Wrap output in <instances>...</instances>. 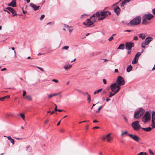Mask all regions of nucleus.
<instances>
[{"label": "nucleus", "mask_w": 155, "mask_h": 155, "mask_svg": "<svg viewBox=\"0 0 155 155\" xmlns=\"http://www.w3.org/2000/svg\"><path fill=\"white\" fill-rule=\"evenodd\" d=\"M98 122V121L96 120H94L93 121V122L94 123H97Z\"/></svg>", "instance_id": "63"}, {"label": "nucleus", "mask_w": 155, "mask_h": 155, "mask_svg": "<svg viewBox=\"0 0 155 155\" xmlns=\"http://www.w3.org/2000/svg\"><path fill=\"white\" fill-rule=\"evenodd\" d=\"M53 97V94H51L48 95V97L49 98H50L52 97Z\"/></svg>", "instance_id": "58"}, {"label": "nucleus", "mask_w": 155, "mask_h": 155, "mask_svg": "<svg viewBox=\"0 0 155 155\" xmlns=\"http://www.w3.org/2000/svg\"><path fill=\"white\" fill-rule=\"evenodd\" d=\"M69 48V47L67 46H64L62 48L63 49L65 50H68Z\"/></svg>", "instance_id": "41"}, {"label": "nucleus", "mask_w": 155, "mask_h": 155, "mask_svg": "<svg viewBox=\"0 0 155 155\" xmlns=\"http://www.w3.org/2000/svg\"><path fill=\"white\" fill-rule=\"evenodd\" d=\"M125 47V45L124 44H120L118 46V47L117 48V49H120L123 50L124 49Z\"/></svg>", "instance_id": "21"}, {"label": "nucleus", "mask_w": 155, "mask_h": 155, "mask_svg": "<svg viewBox=\"0 0 155 155\" xmlns=\"http://www.w3.org/2000/svg\"><path fill=\"white\" fill-rule=\"evenodd\" d=\"M143 18V20L142 21V24L143 25H147L148 23L149 22L147 21V19L145 17H142Z\"/></svg>", "instance_id": "18"}, {"label": "nucleus", "mask_w": 155, "mask_h": 155, "mask_svg": "<svg viewBox=\"0 0 155 155\" xmlns=\"http://www.w3.org/2000/svg\"><path fill=\"white\" fill-rule=\"evenodd\" d=\"M144 112L145 110L143 109L142 108H139L138 110L135 112L134 115V118L136 119L140 118L144 114Z\"/></svg>", "instance_id": "1"}, {"label": "nucleus", "mask_w": 155, "mask_h": 155, "mask_svg": "<svg viewBox=\"0 0 155 155\" xmlns=\"http://www.w3.org/2000/svg\"><path fill=\"white\" fill-rule=\"evenodd\" d=\"M141 129L146 132H149L152 129V128L150 127L147 128L141 127Z\"/></svg>", "instance_id": "19"}, {"label": "nucleus", "mask_w": 155, "mask_h": 155, "mask_svg": "<svg viewBox=\"0 0 155 155\" xmlns=\"http://www.w3.org/2000/svg\"><path fill=\"white\" fill-rule=\"evenodd\" d=\"M4 97L5 98L8 99L10 97L9 95H7L6 96H4Z\"/></svg>", "instance_id": "54"}, {"label": "nucleus", "mask_w": 155, "mask_h": 155, "mask_svg": "<svg viewBox=\"0 0 155 155\" xmlns=\"http://www.w3.org/2000/svg\"><path fill=\"white\" fill-rule=\"evenodd\" d=\"M138 39V37L137 36H135L133 38V40H134L137 41Z\"/></svg>", "instance_id": "50"}, {"label": "nucleus", "mask_w": 155, "mask_h": 155, "mask_svg": "<svg viewBox=\"0 0 155 155\" xmlns=\"http://www.w3.org/2000/svg\"><path fill=\"white\" fill-rule=\"evenodd\" d=\"M134 46V42H128L125 43L126 48L128 50H131V48Z\"/></svg>", "instance_id": "8"}, {"label": "nucleus", "mask_w": 155, "mask_h": 155, "mask_svg": "<svg viewBox=\"0 0 155 155\" xmlns=\"http://www.w3.org/2000/svg\"><path fill=\"white\" fill-rule=\"evenodd\" d=\"M123 133L124 134V135L125 134H127L128 135V134H128V133L127 131H124V132H123Z\"/></svg>", "instance_id": "59"}, {"label": "nucleus", "mask_w": 155, "mask_h": 155, "mask_svg": "<svg viewBox=\"0 0 155 155\" xmlns=\"http://www.w3.org/2000/svg\"><path fill=\"white\" fill-rule=\"evenodd\" d=\"M120 85H119L118 84H117V90H116V91L115 92L116 93H117L120 90V89L121 88Z\"/></svg>", "instance_id": "27"}, {"label": "nucleus", "mask_w": 155, "mask_h": 155, "mask_svg": "<svg viewBox=\"0 0 155 155\" xmlns=\"http://www.w3.org/2000/svg\"><path fill=\"white\" fill-rule=\"evenodd\" d=\"M45 17V15L44 14H43L41 16V17L39 18V19H40L41 20H42L43 19V18Z\"/></svg>", "instance_id": "40"}, {"label": "nucleus", "mask_w": 155, "mask_h": 155, "mask_svg": "<svg viewBox=\"0 0 155 155\" xmlns=\"http://www.w3.org/2000/svg\"><path fill=\"white\" fill-rule=\"evenodd\" d=\"M102 89H103L102 88H101L95 91L94 92V94H98L99 92H100L102 90Z\"/></svg>", "instance_id": "32"}, {"label": "nucleus", "mask_w": 155, "mask_h": 155, "mask_svg": "<svg viewBox=\"0 0 155 155\" xmlns=\"http://www.w3.org/2000/svg\"><path fill=\"white\" fill-rule=\"evenodd\" d=\"M102 107V106H100L98 108V110L96 111V113H99L100 112V110H101V108Z\"/></svg>", "instance_id": "39"}, {"label": "nucleus", "mask_w": 155, "mask_h": 155, "mask_svg": "<svg viewBox=\"0 0 155 155\" xmlns=\"http://www.w3.org/2000/svg\"><path fill=\"white\" fill-rule=\"evenodd\" d=\"M127 3L124 1L122 2L121 3L120 5V7L122 8V9H124V8H123L124 7V6Z\"/></svg>", "instance_id": "28"}, {"label": "nucleus", "mask_w": 155, "mask_h": 155, "mask_svg": "<svg viewBox=\"0 0 155 155\" xmlns=\"http://www.w3.org/2000/svg\"><path fill=\"white\" fill-rule=\"evenodd\" d=\"M3 11L5 12H7L8 14H10V11H9L8 10H7L5 9H4L3 10Z\"/></svg>", "instance_id": "49"}, {"label": "nucleus", "mask_w": 155, "mask_h": 155, "mask_svg": "<svg viewBox=\"0 0 155 155\" xmlns=\"http://www.w3.org/2000/svg\"><path fill=\"white\" fill-rule=\"evenodd\" d=\"M152 119L155 120V111H153L152 112Z\"/></svg>", "instance_id": "30"}, {"label": "nucleus", "mask_w": 155, "mask_h": 155, "mask_svg": "<svg viewBox=\"0 0 155 155\" xmlns=\"http://www.w3.org/2000/svg\"><path fill=\"white\" fill-rule=\"evenodd\" d=\"M118 71L117 69H116L114 70V72L118 73Z\"/></svg>", "instance_id": "64"}, {"label": "nucleus", "mask_w": 155, "mask_h": 155, "mask_svg": "<svg viewBox=\"0 0 155 155\" xmlns=\"http://www.w3.org/2000/svg\"><path fill=\"white\" fill-rule=\"evenodd\" d=\"M128 136L130 137L131 138L133 139L135 141L137 142H139L140 139V138L136 135H134L132 134H128Z\"/></svg>", "instance_id": "10"}, {"label": "nucleus", "mask_w": 155, "mask_h": 155, "mask_svg": "<svg viewBox=\"0 0 155 155\" xmlns=\"http://www.w3.org/2000/svg\"><path fill=\"white\" fill-rule=\"evenodd\" d=\"M145 45H147L145 44L143 42H142L141 44V47L143 48H145L146 46H145Z\"/></svg>", "instance_id": "36"}, {"label": "nucleus", "mask_w": 155, "mask_h": 155, "mask_svg": "<svg viewBox=\"0 0 155 155\" xmlns=\"http://www.w3.org/2000/svg\"><path fill=\"white\" fill-rule=\"evenodd\" d=\"M141 21V17L140 16H137L131 20L128 23L131 25H136L139 24Z\"/></svg>", "instance_id": "2"}, {"label": "nucleus", "mask_w": 155, "mask_h": 155, "mask_svg": "<svg viewBox=\"0 0 155 155\" xmlns=\"http://www.w3.org/2000/svg\"><path fill=\"white\" fill-rule=\"evenodd\" d=\"M52 81L56 83H57L58 82V80L54 79L52 80Z\"/></svg>", "instance_id": "46"}, {"label": "nucleus", "mask_w": 155, "mask_h": 155, "mask_svg": "<svg viewBox=\"0 0 155 155\" xmlns=\"http://www.w3.org/2000/svg\"><path fill=\"white\" fill-rule=\"evenodd\" d=\"M130 0H124V1L127 3L129 2Z\"/></svg>", "instance_id": "62"}, {"label": "nucleus", "mask_w": 155, "mask_h": 155, "mask_svg": "<svg viewBox=\"0 0 155 155\" xmlns=\"http://www.w3.org/2000/svg\"><path fill=\"white\" fill-rule=\"evenodd\" d=\"M151 119V115L150 112L147 111L146 112L142 118V121L144 123L149 121Z\"/></svg>", "instance_id": "3"}, {"label": "nucleus", "mask_w": 155, "mask_h": 155, "mask_svg": "<svg viewBox=\"0 0 155 155\" xmlns=\"http://www.w3.org/2000/svg\"><path fill=\"white\" fill-rule=\"evenodd\" d=\"M114 11L117 15H118L121 11L120 8L118 7L117 6L114 8Z\"/></svg>", "instance_id": "15"}, {"label": "nucleus", "mask_w": 155, "mask_h": 155, "mask_svg": "<svg viewBox=\"0 0 155 155\" xmlns=\"http://www.w3.org/2000/svg\"><path fill=\"white\" fill-rule=\"evenodd\" d=\"M114 93H113L112 92H110V93L109 95V97H111L115 94H116L117 93H116L115 92H113Z\"/></svg>", "instance_id": "31"}, {"label": "nucleus", "mask_w": 155, "mask_h": 155, "mask_svg": "<svg viewBox=\"0 0 155 155\" xmlns=\"http://www.w3.org/2000/svg\"><path fill=\"white\" fill-rule=\"evenodd\" d=\"M145 37V34L143 33H141L139 35V37L141 38L142 40L144 39Z\"/></svg>", "instance_id": "22"}, {"label": "nucleus", "mask_w": 155, "mask_h": 155, "mask_svg": "<svg viewBox=\"0 0 155 155\" xmlns=\"http://www.w3.org/2000/svg\"><path fill=\"white\" fill-rule=\"evenodd\" d=\"M111 14L110 12L108 11H102L100 12L101 16L102 17H104L105 18L107 16L110 15Z\"/></svg>", "instance_id": "11"}, {"label": "nucleus", "mask_w": 155, "mask_h": 155, "mask_svg": "<svg viewBox=\"0 0 155 155\" xmlns=\"http://www.w3.org/2000/svg\"><path fill=\"white\" fill-rule=\"evenodd\" d=\"M4 137H7L8 138V140H10L11 142V143L13 145L14 144V141L13 139H12L11 137L10 136L8 137H6L5 136H4Z\"/></svg>", "instance_id": "23"}, {"label": "nucleus", "mask_w": 155, "mask_h": 155, "mask_svg": "<svg viewBox=\"0 0 155 155\" xmlns=\"http://www.w3.org/2000/svg\"><path fill=\"white\" fill-rule=\"evenodd\" d=\"M23 97H24L25 96V94H26V91L25 90H23Z\"/></svg>", "instance_id": "48"}, {"label": "nucleus", "mask_w": 155, "mask_h": 155, "mask_svg": "<svg viewBox=\"0 0 155 155\" xmlns=\"http://www.w3.org/2000/svg\"><path fill=\"white\" fill-rule=\"evenodd\" d=\"M105 18L104 17H102V16H101V17H100H100H99L98 18V21L102 20L103 19H104Z\"/></svg>", "instance_id": "38"}, {"label": "nucleus", "mask_w": 155, "mask_h": 155, "mask_svg": "<svg viewBox=\"0 0 155 155\" xmlns=\"http://www.w3.org/2000/svg\"><path fill=\"white\" fill-rule=\"evenodd\" d=\"M132 69V66L131 64L129 65L128 66L127 68V72H130Z\"/></svg>", "instance_id": "20"}, {"label": "nucleus", "mask_w": 155, "mask_h": 155, "mask_svg": "<svg viewBox=\"0 0 155 155\" xmlns=\"http://www.w3.org/2000/svg\"><path fill=\"white\" fill-rule=\"evenodd\" d=\"M137 155H147V153L146 152H142L138 153Z\"/></svg>", "instance_id": "33"}, {"label": "nucleus", "mask_w": 155, "mask_h": 155, "mask_svg": "<svg viewBox=\"0 0 155 155\" xmlns=\"http://www.w3.org/2000/svg\"><path fill=\"white\" fill-rule=\"evenodd\" d=\"M30 5L34 10H36L39 9V6L36 5L32 3H30Z\"/></svg>", "instance_id": "16"}, {"label": "nucleus", "mask_w": 155, "mask_h": 155, "mask_svg": "<svg viewBox=\"0 0 155 155\" xmlns=\"http://www.w3.org/2000/svg\"><path fill=\"white\" fill-rule=\"evenodd\" d=\"M117 84L116 83H114L111 84L110 86L112 92H115V91H116Z\"/></svg>", "instance_id": "12"}, {"label": "nucleus", "mask_w": 155, "mask_h": 155, "mask_svg": "<svg viewBox=\"0 0 155 155\" xmlns=\"http://www.w3.org/2000/svg\"><path fill=\"white\" fill-rule=\"evenodd\" d=\"M6 9L9 11L12 14H13L12 15V17L17 15V14L16 13V11L12 8L11 7H8L6 8Z\"/></svg>", "instance_id": "13"}, {"label": "nucleus", "mask_w": 155, "mask_h": 155, "mask_svg": "<svg viewBox=\"0 0 155 155\" xmlns=\"http://www.w3.org/2000/svg\"><path fill=\"white\" fill-rule=\"evenodd\" d=\"M155 120L154 119H152V124L151 126H152V128H155V122L154 121Z\"/></svg>", "instance_id": "29"}, {"label": "nucleus", "mask_w": 155, "mask_h": 155, "mask_svg": "<svg viewBox=\"0 0 155 155\" xmlns=\"http://www.w3.org/2000/svg\"><path fill=\"white\" fill-rule=\"evenodd\" d=\"M103 82L104 84H107L106 80L105 79H103Z\"/></svg>", "instance_id": "45"}, {"label": "nucleus", "mask_w": 155, "mask_h": 155, "mask_svg": "<svg viewBox=\"0 0 155 155\" xmlns=\"http://www.w3.org/2000/svg\"><path fill=\"white\" fill-rule=\"evenodd\" d=\"M116 82V83L119 85H123L125 84L124 78L120 76H119L117 77Z\"/></svg>", "instance_id": "5"}, {"label": "nucleus", "mask_w": 155, "mask_h": 155, "mask_svg": "<svg viewBox=\"0 0 155 155\" xmlns=\"http://www.w3.org/2000/svg\"><path fill=\"white\" fill-rule=\"evenodd\" d=\"M142 17H145L148 20L150 21L154 17V15L153 14L149 12L147 14H144Z\"/></svg>", "instance_id": "7"}, {"label": "nucleus", "mask_w": 155, "mask_h": 155, "mask_svg": "<svg viewBox=\"0 0 155 155\" xmlns=\"http://www.w3.org/2000/svg\"><path fill=\"white\" fill-rule=\"evenodd\" d=\"M26 150L28 152H30L31 150V147L29 145L26 146L25 147Z\"/></svg>", "instance_id": "24"}, {"label": "nucleus", "mask_w": 155, "mask_h": 155, "mask_svg": "<svg viewBox=\"0 0 155 155\" xmlns=\"http://www.w3.org/2000/svg\"><path fill=\"white\" fill-rule=\"evenodd\" d=\"M16 5V0H12L11 2L8 4V6L12 7H15Z\"/></svg>", "instance_id": "17"}, {"label": "nucleus", "mask_w": 155, "mask_h": 155, "mask_svg": "<svg viewBox=\"0 0 155 155\" xmlns=\"http://www.w3.org/2000/svg\"><path fill=\"white\" fill-rule=\"evenodd\" d=\"M64 68L66 70H67L69 68L68 64H66L64 66Z\"/></svg>", "instance_id": "35"}, {"label": "nucleus", "mask_w": 155, "mask_h": 155, "mask_svg": "<svg viewBox=\"0 0 155 155\" xmlns=\"http://www.w3.org/2000/svg\"><path fill=\"white\" fill-rule=\"evenodd\" d=\"M149 152L152 155H154L151 149H149Z\"/></svg>", "instance_id": "42"}, {"label": "nucleus", "mask_w": 155, "mask_h": 155, "mask_svg": "<svg viewBox=\"0 0 155 155\" xmlns=\"http://www.w3.org/2000/svg\"><path fill=\"white\" fill-rule=\"evenodd\" d=\"M81 93L83 94L84 95L85 94H87V95L88 94V93L87 92H81Z\"/></svg>", "instance_id": "53"}, {"label": "nucleus", "mask_w": 155, "mask_h": 155, "mask_svg": "<svg viewBox=\"0 0 155 155\" xmlns=\"http://www.w3.org/2000/svg\"><path fill=\"white\" fill-rule=\"evenodd\" d=\"M5 99V98L4 97H3L2 98H1V99H0V100L1 101H3Z\"/></svg>", "instance_id": "60"}, {"label": "nucleus", "mask_w": 155, "mask_h": 155, "mask_svg": "<svg viewBox=\"0 0 155 155\" xmlns=\"http://www.w3.org/2000/svg\"><path fill=\"white\" fill-rule=\"evenodd\" d=\"M153 40V38L151 37H147L145 40V41L143 42L144 43V44L147 45H149L150 42Z\"/></svg>", "instance_id": "14"}, {"label": "nucleus", "mask_w": 155, "mask_h": 155, "mask_svg": "<svg viewBox=\"0 0 155 155\" xmlns=\"http://www.w3.org/2000/svg\"><path fill=\"white\" fill-rule=\"evenodd\" d=\"M20 116L23 119V120H25V115L21 113L20 114Z\"/></svg>", "instance_id": "37"}, {"label": "nucleus", "mask_w": 155, "mask_h": 155, "mask_svg": "<svg viewBox=\"0 0 155 155\" xmlns=\"http://www.w3.org/2000/svg\"><path fill=\"white\" fill-rule=\"evenodd\" d=\"M25 98L28 101H31L32 100V98L30 95H27L25 97Z\"/></svg>", "instance_id": "25"}, {"label": "nucleus", "mask_w": 155, "mask_h": 155, "mask_svg": "<svg viewBox=\"0 0 155 155\" xmlns=\"http://www.w3.org/2000/svg\"><path fill=\"white\" fill-rule=\"evenodd\" d=\"M131 126L135 130L138 131L140 129H141V126L139 124V121L138 120L132 122Z\"/></svg>", "instance_id": "4"}, {"label": "nucleus", "mask_w": 155, "mask_h": 155, "mask_svg": "<svg viewBox=\"0 0 155 155\" xmlns=\"http://www.w3.org/2000/svg\"><path fill=\"white\" fill-rule=\"evenodd\" d=\"M111 135L110 134H108L106 135L104 137L102 138V140H105L106 138L110 137V136Z\"/></svg>", "instance_id": "26"}, {"label": "nucleus", "mask_w": 155, "mask_h": 155, "mask_svg": "<svg viewBox=\"0 0 155 155\" xmlns=\"http://www.w3.org/2000/svg\"><path fill=\"white\" fill-rule=\"evenodd\" d=\"M133 30H126L125 31H124V32H131V31H132Z\"/></svg>", "instance_id": "52"}, {"label": "nucleus", "mask_w": 155, "mask_h": 155, "mask_svg": "<svg viewBox=\"0 0 155 155\" xmlns=\"http://www.w3.org/2000/svg\"><path fill=\"white\" fill-rule=\"evenodd\" d=\"M87 22H84L83 24L85 26H90L91 25H93L94 24V23L95 21V19H94V20H92V21H91V19L90 18L87 19L86 20Z\"/></svg>", "instance_id": "6"}, {"label": "nucleus", "mask_w": 155, "mask_h": 155, "mask_svg": "<svg viewBox=\"0 0 155 155\" xmlns=\"http://www.w3.org/2000/svg\"><path fill=\"white\" fill-rule=\"evenodd\" d=\"M100 128L99 127H97V126H96V127H93V129H98V128Z\"/></svg>", "instance_id": "61"}, {"label": "nucleus", "mask_w": 155, "mask_h": 155, "mask_svg": "<svg viewBox=\"0 0 155 155\" xmlns=\"http://www.w3.org/2000/svg\"><path fill=\"white\" fill-rule=\"evenodd\" d=\"M152 12L153 14L155 15V8H153L152 9Z\"/></svg>", "instance_id": "47"}, {"label": "nucleus", "mask_w": 155, "mask_h": 155, "mask_svg": "<svg viewBox=\"0 0 155 155\" xmlns=\"http://www.w3.org/2000/svg\"><path fill=\"white\" fill-rule=\"evenodd\" d=\"M114 38V37L113 36H111L110 37V38L108 39V40L109 41H111L112 39H113Z\"/></svg>", "instance_id": "44"}, {"label": "nucleus", "mask_w": 155, "mask_h": 155, "mask_svg": "<svg viewBox=\"0 0 155 155\" xmlns=\"http://www.w3.org/2000/svg\"><path fill=\"white\" fill-rule=\"evenodd\" d=\"M107 138V141L109 142H111V140H112V138L110 137Z\"/></svg>", "instance_id": "43"}, {"label": "nucleus", "mask_w": 155, "mask_h": 155, "mask_svg": "<svg viewBox=\"0 0 155 155\" xmlns=\"http://www.w3.org/2000/svg\"><path fill=\"white\" fill-rule=\"evenodd\" d=\"M54 104L55 106V107L54 109V111H56L58 110V109H57V106L55 104Z\"/></svg>", "instance_id": "51"}, {"label": "nucleus", "mask_w": 155, "mask_h": 155, "mask_svg": "<svg viewBox=\"0 0 155 155\" xmlns=\"http://www.w3.org/2000/svg\"><path fill=\"white\" fill-rule=\"evenodd\" d=\"M64 27H67L68 28H70V27L68 25H67V24H64Z\"/></svg>", "instance_id": "55"}, {"label": "nucleus", "mask_w": 155, "mask_h": 155, "mask_svg": "<svg viewBox=\"0 0 155 155\" xmlns=\"http://www.w3.org/2000/svg\"><path fill=\"white\" fill-rule=\"evenodd\" d=\"M95 16H96L98 18H99V17H100L101 16V15H100V13L99 12H97L95 13Z\"/></svg>", "instance_id": "34"}, {"label": "nucleus", "mask_w": 155, "mask_h": 155, "mask_svg": "<svg viewBox=\"0 0 155 155\" xmlns=\"http://www.w3.org/2000/svg\"><path fill=\"white\" fill-rule=\"evenodd\" d=\"M39 70H40L42 72H43L44 71V69L41 68L39 67Z\"/></svg>", "instance_id": "56"}, {"label": "nucleus", "mask_w": 155, "mask_h": 155, "mask_svg": "<svg viewBox=\"0 0 155 155\" xmlns=\"http://www.w3.org/2000/svg\"><path fill=\"white\" fill-rule=\"evenodd\" d=\"M124 119L125 120L126 122H127V119L126 117H124Z\"/></svg>", "instance_id": "57"}, {"label": "nucleus", "mask_w": 155, "mask_h": 155, "mask_svg": "<svg viewBox=\"0 0 155 155\" xmlns=\"http://www.w3.org/2000/svg\"><path fill=\"white\" fill-rule=\"evenodd\" d=\"M140 55L141 53L140 52H138L136 54L132 61V64H135L138 62L139 58Z\"/></svg>", "instance_id": "9"}]
</instances>
